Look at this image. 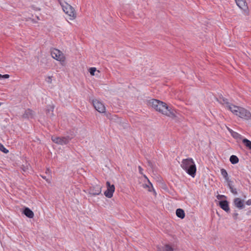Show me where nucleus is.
Returning a JSON list of instances; mask_svg holds the SVG:
<instances>
[{"label": "nucleus", "instance_id": "obj_1", "mask_svg": "<svg viewBox=\"0 0 251 251\" xmlns=\"http://www.w3.org/2000/svg\"><path fill=\"white\" fill-rule=\"evenodd\" d=\"M152 108L156 111L171 118L176 117V111L166 103L155 99H152L150 101Z\"/></svg>", "mask_w": 251, "mask_h": 251}, {"label": "nucleus", "instance_id": "obj_38", "mask_svg": "<svg viewBox=\"0 0 251 251\" xmlns=\"http://www.w3.org/2000/svg\"><path fill=\"white\" fill-rule=\"evenodd\" d=\"M144 176L145 177V178H147V176H145V175H144Z\"/></svg>", "mask_w": 251, "mask_h": 251}, {"label": "nucleus", "instance_id": "obj_11", "mask_svg": "<svg viewBox=\"0 0 251 251\" xmlns=\"http://www.w3.org/2000/svg\"><path fill=\"white\" fill-rule=\"evenodd\" d=\"M220 207L226 212H229V207L227 201H221L219 202Z\"/></svg>", "mask_w": 251, "mask_h": 251}, {"label": "nucleus", "instance_id": "obj_4", "mask_svg": "<svg viewBox=\"0 0 251 251\" xmlns=\"http://www.w3.org/2000/svg\"><path fill=\"white\" fill-rule=\"evenodd\" d=\"M51 55L52 58L57 61L64 62L65 60V57L64 54L58 49H53L51 50Z\"/></svg>", "mask_w": 251, "mask_h": 251}, {"label": "nucleus", "instance_id": "obj_33", "mask_svg": "<svg viewBox=\"0 0 251 251\" xmlns=\"http://www.w3.org/2000/svg\"><path fill=\"white\" fill-rule=\"evenodd\" d=\"M138 169L139 173L141 175H143V169L142 168V167L140 166H138Z\"/></svg>", "mask_w": 251, "mask_h": 251}, {"label": "nucleus", "instance_id": "obj_34", "mask_svg": "<svg viewBox=\"0 0 251 251\" xmlns=\"http://www.w3.org/2000/svg\"><path fill=\"white\" fill-rule=\"evenodd\" d=\"M246 204L248 205H251V199H250L249 200H248L247 201H246Z\"/></svg>", "mask_w": 251, "mask_h": 251}, {"label": "nucleus", "instance_id": "obj_8", "mask_svg": "<svg viewBox=\"0 0 251 251\" xmlns=\"http://www.w3.org/2000/svg\"><path fill=\"white\" fill-rule=\"evenodd\" d=\"M238 116L245 120H249L251 118V114L250 111L241 107L240 111Z\"/></svg>", "mask_w": 251, "mask_h": 251}, {"label": "nucleus", "instance_id": "obj_29", "mask_svg": "<svg viewBox=\"0 0 251 251\" xmlns=\"http://www.w3.org/2000/svg\"><path fill=\"white\" fill-rule=\"evenodd\" d=\"M230 191L231 193H232L234 195L237 194V191H236V189L233 188V187H230Z\"/></svg>", "mask_w": 251, "mask_h": 251}, {"label": "nucleus", "instance_id": "obj_36", "mask_svg": "<svg viewBox=\"0 0 251 251\" xmlns=\"http://www.w3.org/2000/svg\"><path fill=\"white\" fill-rule=\"evenodd\" d=\"M50 172H50V169H47V170H46V174H48H48H50Z\"/></svg>", "mask_w": 251, "mask_h": 251}, {"label": "nucleus", "instance_id": "obj_31", "mask_svg": "<svg viewBox=\"0 0 251 251\" xmlns=\"http://www.w3.org/2000/svg\"><path fill=\"white\" fill-rule=\"evenodd\" d=\"M227 182V185L229 189H230V187H232L233 186L231 184L232 181L228 178V180H226Z\"/></svg>", "mask_w": 251, "mask_h": 251}, {"label": "nucleus", "instance_id": "obj_15", "mask_svg": "<svg viewBox=\"0 0 251 251\" xmlns=\"http://www.w3.org/2000/svg\"><path fill=\"white\" fill-rule=\"evenodd\" d=\"M23 213L29 218H32L34 216L33 211L28 207H25L24 209Z\"/></svg>", "mask_w": 251, "mask_h": 251}, {"label": "nucleus", "instance_id": "obj_23", "mask_svg": "<svg viewBox=\"0 0 251 251\" xmlns=\"http://www.w3.org/2000/svg\"><path fill=\"white\" fill-rule=\"evenodd\" d=\"M104 113H105V115L106 116V117L110 120L115 119V118L117 117V115H112L111 113H110L109 112H106L105 111V112H104Z\"/></svg>", "mask_w": 251, "mask_h": 251}, {"label": "nucleus", "instance_id": "obj_12", "mask_svg": "<svg viewBox=\"0 0 251 251\" xmlns=\"http://www.w3.org/2000/svg\"><path fill=\"white\" fill-rule=\"evenodd\" d=\"M34 112L31 109H28L25 110V113L22 115V117L25 119L32 118L33 117Z\"/></svg>", "mask_w": 251, "mask_h": 251}, {"label": "nucleus", "instance_id": "obj_30", "mask_svg": "<svg viewBox=\"0 0 251 251\" xmlns=\"http://www.w3.org/2000/svg\"><path fill=\"white\" fill-rule=\"evenodd\" d=\"M9 77V75L7 74H5L4 75H1L0 74V79L1 78H8Z\"/></svg>", "mask_w": 251, "mask_h": 251}, {"label": "nucleus", "instance_id": "obj_21", "mask_svg": "<svg viewBox=\"0 0 251 251\" xmlns=\"http://www.w3.org/2000/svg\"><path fill=\"white\" fill-rule=\"evenodd\" d=\"M221 174L226 179V180H228L229 177H228V174H227L226 171L224 169H221Z\"/></svg>", "mask_w": 251, "mask_h": 251}, {"label": "nucleus", "instance_id": "obj_22", "mask_svg": "<svg viewBox=\"0 0 251 251\" xmlns=\"http://www.w3.org/2000/svg\"><path fill=\"white\" fill-rule=\"evenodd\" d=\"M220 102L222 104H226V107L228 109V105L232 104L227 101V100L225 98H220Z\"/></svg>", "mask_w": 251, "mask_h": 251}, {"label": "nucleus", "instance_id": "obj_28", "mask_svg": "<svg viewBox=\"0 0 251 251\" xmlns=\"http://www.w3.org/2000/svg\"><path fill=\"white\" fill-rule=\"evenodd\" d=\"M46 81L48 83H51L52 82V76H48L46 78Z\"/></svg>", "mask_w": 251, "mask_h": 251}, {"label": "nucleus", "instance_id": "obj_7", "mask_svg": "<svg viewBox=\"0 0 251 251\" xmlns=\"http://www.w3.org/2000/svg\"><path fill=\"white\" fill-rule=\"evenodd\" d=\"M106 184L107 190L104 193V195L108 198H111L112 197L113 193L115 191L114 185H111L109 181H107Z\"/></svg>", "mask_w": 251, "mask_h": 251}, {"label": "nucleus", "instance_id": "obj_32", "mask_svg": "<svg viewBox=\"0 0 251 251\" xmlns=\"http://www.w3.org/2000/svg\"><path fill=\"white\" fill-rule=\"evenodd\" d=\"M226 198L225 196L224 195H218L217 196V199H218V200H221L223 198Z\"/></svg>", "mask_w": 251, "mask_h": 251}, {"label": "nucleus", "instance_id": "obj_19", "mask_svg": "<svg viewBox=\"0 0 251 251\" xmlns=\"http://www.w3.org/2000/svg\"><path fill=\"white\" fill-rule=\"evenodd\" d=\"M243 143L245 145V146L250 150H251V141L245 138L242 140Z\"/></svg>", "mask_w": 251, "mask_h": 251}, {"label": "nucleus", "instance_id": "obj_27", "mask_svg": "<svg viewBox=\"0 0 251 251\" xmlns=\"http://www.w3.org/2000/svg\"><path fill=\"white\" fill-rule=\"evenodd\" d=\"M96 71V68L92 67L89 69V72L92 75H94L95 72Z\"/></svg>", "mask_w": 251, "mask_h": 251}, {"label": "nucleus", "instance_id": "obj_10", "mask_svg": "<svg viewBox=\"0 0 251 251\" xmlns=\"http://www.w3.org/2000/svg\"><path fill=\"white\" fill-rule=\"evenodd\" d=\"M241 107L237 106L233 104L228 105V109L234 115L238 116L240 111Z\"/></svg>", "mask_w": 251, "mask_h": 251}, {"label": "nucleus", "instance_id": "obj_17", "mask_svg": "<svg viewBox=\"0 0 251 251\" xmlns=\"http://www.w3.org/2000/svg\"><path fill=\"white\" fill-rule=\"evenodd\" d=\"M54 106L53 105H49L47 106L46 109V114L50 117L53 116V109Z\"/></svg>", "mask_w": 251, "mask_h": 251}, {"label": "nucleus", "instance_id": "obj_6", "mask_svg": "<svg viewBox=\"0 0 251 251\" xmlns=\"http://www.w3.org/2000/svg\"><path fill=\"white\" fill-rule=\"evenodd\" d=\"M92 102L95 109L98 112L101 113L105 112V107L100 101L96 99L93 100Z\"/></svg>", "mask_w": 251, "mask_h": 251}, {"label": "nucleus", "instance_id": "obj_26", "mask_svg": "<svg viewBox=\"0 0 251 251\" xmlns=\"http://www.w3.org/2000/svg\"><path fill=\"white\" fill-rule=\"evenodd\" d=\"M0 151L5 153L9 151L2 144H0Z\"/></svg>", "mask_w": 251, "mask_h": 251}, {"label": "nucleus", "instance_id": "obj_25", "mask_svg": "<svg viewBox=\"0 0 251 251\" xmlns=\"http://www.w3.org/2000/svg\"><path fill=\"white\" fill-rule=\"evenodd\" d=\"M148 181H149L150 184L151 185V187H150L149 186H148L147 185H146V186L147 187L149 188L148 191H150V192L153 191L154 194L156 195V192H155L154 189L153 188L152 184L151 183V182L149 181V180H148Z\"/></svg>", "mask_w": 251, "mask_h": 251}, {"label": "nucleus", "instance_id": "obj_3", "mask_svg": "<svg viewBox=\"0 0 251 251\" xmlns=\"http://www.w3.org/2000/svg\"><path fill=\"white\" fill-rule=\"evenodd\" d=\"M62 9L71 17L70 20H73L76 18L75 10L71 5L66 3L65 5H62Z\"/></svg>", "mask_w": 251, "mask_h": 251}, {"label": "nucleus", "instance_id": "obj_14", "mask_svg": "<svg viewBox=\"0 0 251 251\" xmlns=\"http://www.w3.org/2000/svg\"><path fill=\"white\" fill-rule=\"evenodd\" d=\"M237 5L241 9L246 10L247 8V3L245 0H235Z\"/></svg>", "mask_w": 251, "mask_h": 251}, {"label": "nucleus", "instance_id": "obj_37", "mask_svg": "<svg viewBox=\"0 0 251 251\" xmlns=\"http://www.w3.org/2000/svg\"><path fill=\"white\" fill-rule=\"evenodd\" d=\"M237 215H238L237 213H235V214H234V216H233L234 217H236V216H237Z\"/></svg>", "mask_w": 251, "mask_h": 251}, {"label": "nucleus", "instance_id": "obj_2", "mask_svg": "<svg viewBox=\"0 0 251 251\" xmlns=\"http://www.w3.org/2000/svg\"><path fill=\"white\" fill-rule=\"evenodd\" d=\"M181 167L187 173L194 177L196 172V167L192 158H189L183 159Z\"/></svg>", "mask_w": 251, "mask_h": 251}, {"label": "nucleus", "instance_id": "obj_24", "mask_svg": "<svg viewBox=\"0 0 251 251\" xmlns=\"http://www.w3.org/2000/svg\"><path fill=\"white\" fill-rule=\"evenodd\" d=\"M231 133V135L233 138H234L235 139H242V136L240 134L238 133L237 132L232 131V132Z\"/></svg>", "mask_w": 251, "mask_h": 251}, {"label": "nucleus", "instance_id": "obj_39", "mask_svg": "<svg viewBox=\"0 0 251 251\" xmlns=\"http://www.w3.org/2000/svg\"><path fill=\"white\" fill-rule=\"evenodd\" d=\"M37 18L38 20H39V18L38 17H37Z\"/></svg>", "mask_w": 251, "mask_h": 251}, {"label": "nucleus", "instance_id": "obj_5", "mask_svg": "<svg viewBox=\"0 0 251 251\" xmlns=\"http://www.w3.org/2000/svg\"><path fill=\"white\" fill-rule=\"evenodd\" d=\"M71 138L69 136L67 137H56L52 136L51 137L52 141L57 144L63 145L68 144L71 140Z\"/></svg>", "mask_w": 251, "mask_h": 251}, {"label": "nucleus", "instance_id": "obj_16", "mask_svg": "<svg viewBox=\"0 0 251 251\" xmlns=\"http://www.w3.org/2000/svg\"><path fill=\"white\" fill-rule=\"evenodd\" d=\"M158 251H174L173 248L169 245L166 244L162 247H157Z\"/></svg>", "mask_w": 251, "mask_h": 251}, {"label": "nucleus", "instance_id": "obj_35", "mask_svg": "<svg viewBox=\"0 0 251 251\" xmlns=\"http://www.w3.org/2000/svg\"><path fill=\"white\" fill-rule=\"evenodd\" d=\"M41 176L43 179H45L47 182H48L49 183L50 182V181L49 180V179L46 178V176Z\"/></svg>", "mask_w": 251, "mask_h": 251}, {"label": "nucleus", "instance_id": "obj_13", "mask_svg": "<svg viewBox=\"0 0 251 251\" xmlns=\"http://www.w3.org/2000/svg\"><path fill=\"white\" fill-rule=\"evenodd\" d=\"M234 203L235 206L239 209H243L244 208L243 201L239 198H235L234 200Z\"/></svg>", "mask_w": 251, "mask_h": 251}, {"label": "nucleus", "instance_id": "obj_9", "mask_svg": "<svg viewBox=\"0 0 251 251\" xmlns=\"http://www.w3.org/2000/svg\"><path fill=\"white\" fill-rule=\"evenodd\" d=\"M101 187L100 185H96L90 187L89 190L90 194L96 196L99 195L101 193Z\"/></svg>", "mask_w": 251, "mask_h": 251}, {"label": "nucleus", "instance_id": "obj_18", "mask_svg": "<svg viewBox=\"0 0 251 251\" xmlns=\"http://www.w3.org/2000/svg\"><path fill=\"white\" fill-rule=\"evenodd\" d=\"M176 216L182 219L185 217V213L183 209L178 208L176 210Z\"/></svg>", "mask_w": 251, "mask_h": 251}, {"label": "nucleus", "instance_id": "obj_20", "mask_svg": "<svg viewBox=\"0 0 251 251\" xmlns=\"http://www.w3.org/2000/svg\"><path fill=\"white\" fill-rule=\"evenodd\" d=\"M229 160L230 162L233 164H236L239 162L238 158L236 155H232L230 157Z\"/></svg>", "mask_w": 251, "mask_h": 251}]
</instances>
